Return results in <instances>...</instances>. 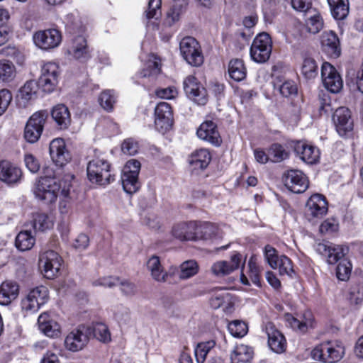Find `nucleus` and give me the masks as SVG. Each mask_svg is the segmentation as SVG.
<instances>
[{"label": "nucleus", "mask_w": 363, "mask_h": 363, "mask_svg": "<svg viewBox=\"0 0 363 363\" xmlns=\"http://www.w3.org/2000/svg\"><path fill=\"white\" fill-rule=\"evenodd\" d=\"M61 188V183L51 177H40L35 182L33 194L40 200L47 203L55 202Z\"/></svg>", "instance_id": "nucleus-2"}, {"label": "nucleus", "mask_w": 363, "mask_h": 363, "mask_svg": "<svg viewBox=\"0 0 363 363\" xmlns=\"http://www.w3.org/2000/svg\"><path fill=\"white\" fill-rule=\"evenodd\" d=\"M120 282V278L118 277H104L96 279L92 281V285L94 286H102V287H108L113 288L116 286H118Z\"/></svg>", "instance_id": "nucleus-59"}, {"label": "nucleus", "mask_w": 363, "mask_h": 363, "mask_svg": "<svg viewBox=\"0 0 363 363\" xmlns=\"http://www.w3.org/2000/svg\"><path fill=\"white\" fill-rule=\"evenodd\" d=\"M352 304L358 305L363 301V286H354L351 289L349 297Z\"/></svg>", "instance_id": "nucleus-63"}, {"label": "nucleus", "mask_w": 363, "mask_h": 363, "mask_svg": "<svg viewBox=\"0 0 363 363\" xmlns=\"http://www.w3.org/2000/svg\"><path fill=\"white\" fill-rule=\"evenodd\" d=\"M277 269H279L281 275L291 276L294 273L292 262L291 259L284 255H281V259L277 263Z\"/></svg>", "instance_id": "nucleus-60"}, {"label": "nucleus", "mask_w": 363, "mask_h": 363, "mask_svg": "<svg viewBox=\"0 0 363 363\" xmlns=\"http://www.w3.org/2000/svg\"><path fill=\"white\" fill-rule=\"evenodd\" d=\"M33 40L37 47L48 50L59 46L62 41V35L57 29H47L35 32Z\"/></svg>", "instance_id": "nucleus-11"}, {"label": "nucleus", "mask_w": 363, "mask_h": 363, "mask_svg": "<svg viewBox=\"0 0 363 363\" xmlns=\"http://www.w3.org/2000/svg\"><path fill=\"white\" fill-rule=\"evenodd\" d=\"M264 330L268 337L269 348L278 354L284 352L286 348V340L283 334L271 322L265 324Z\"/></svg>", "instance_id": "nucleus-20"}, {"label": "nucleus", "mask_w": 363, "mask_h": 363, "mask_svg": "<svg viewBox=\"0 0 363 363\" xmlns=\"http://www.w3.org/2000/svg\"><path fill=\"white\" fill-rule=\"evenodd\" d=\"M35 238L32 235L29 230L21 231L16 238V247L21 250L26 251L30 250L35 245Z\"/></svg>", "instance_id": "nucleus-40"}, {"label": "nucleus", "mask_w": 363, "mask_h": 363, "mask_svg": "<svg viewBox=\"0 0 363 363\" xmlns=\"http://www.w3.org/2000/svg\"><path fill=\"white\" fill-rule=\"evenodd\" d=\"M12 99V95L8 89L0 90V116L8 108Z\"/></svg>", "instance_id": "nucleus-64"}, {"label": "nucleus", "mask_w": 363, "mask_h": 363, "mask_svg": "<svg viewBox=\"0 0 363 363\" xmlns=\"http://www.w3.org/2000/svg\"><path fill=\"white\" fill-rule=\"evenodd\" d=\"M121 149L123 153L133 155L138 152L139 146L137 141L132 138H128L123 141Z\"/></svg>", "instance_id": "nucleus-62"}, {"label": "nucleus", "mask_w": 363, "mask_h": 363, "mask_svg": "<svg viewBox=\"0 0 363 363\" xmlns=\"http://www.w3.org/2000/svg\"><path fill=\"white\" fill-rule=\"evenodd\" d=\"M279 93L284 97H290L297 94V86L294 82L287 80L279 86Z\"/></svg>", "instance_id": "nucleus-61"}, {"label": "nucleus", "mask_w": 363, "mask_h": 363, "mask_svg": "<svg viewBox=\"0 0 363 363\" xmlns=\"http://www.w3.org/2000/svg\"><path fill=\"white\" fill-rule=\"evenodd\" d=\"M286 187L295 194L303 193L308 187L306 176L299 170H289L285 175Z\"/></svg>", "instance_id": "nucleus-19"}, {"label": "nucleus", "mask_w": 363, "mask_h": 363, "mask_svg": "<svg viewBox=\"0 0 363 363\" xmlns=\"http://www.w3.org/2000/svg\"><path fill=\"white\" fill-rule=\"evenodd\" d=\"M59 67L52 62H46L41 69L39 86L44 91L50 92L54 90L58 82Z\"/></svg>", "instance_id": "nucleus-17"}, {"label": "nucleus", "mask_w": 363, "mask_h": 363, "mask_svg": "<svg viewBox=\"0 0 363 363\" xmlns=\"http://www.w3.org/2000/svg\"><path fill=\"white\" fill-rule=\"evenodd\" d=\"M301 73L306 79H313L318 75V65L315 61L310 57L305 58L301 67Z\"/></svg>", "instance_id": "nucleus-48"}, {"label": "nucleus", "mask_w": 363, "mask_h": 363, "mask_svg": "<svg viewBox=\"0 0 363 363\" xmlns=\"http://www.w3.org/2000/svg\"><path fill=\"white\" fill-rule=\"evenodd\" d=\"M328 205L325 197L320 194H313L306 204V216L312 221L315 219H320L326 215Z\"/></svg>", "instance_id": "nucleus-13"}, {"label": "nucleus", "mask_w": 363, "mask_h": 363, "mask_svg": "<svg viewBox=\"0 0 363 363\" xmlns=\"http://www.w3.org/2000/svg\"><path fill=\"white\" fill-rule=\"evenodd\" d=\"M306 16V27L308 32L312 34L319 33L324 26L323 19L320 13L315 9L308 10Z\"/></svg>", "instance_id": "nucleus-37"}, {"label": "nucleus", "mask_w": 363, "mask_h": 363, "mask_svg": "<svg viewBox=\"0 0 363 363\" xmlns=\"http://www.w3.org/2000/svg\"><path fill=\"white\" fill-rule=\"evenodd\" d=\"M39 330L50 338H57L62 334L61 326L48 313H41L38 318Z\"/></svg>", "instance_id": "nucleus-22"}, {"label": "nucleus", "mask_w": 363, "mask_h": 363, "mask_svg": "<svg viewBox=\"0 0 363 363\" xmlns=\"http://www.w3.org/2000/svg\"><path fill=\"white\" fill-rule=\"evenodd\" d=\"M196 221L175 223L171 230L172 235L180 241H195Z\"/></svg>", "instance_id": "nucleus-27"}, {"label": "nucleus", "mask_w": 363, "mask_h": 363, "mask_svg": "<svg viewBox=\"0 0 363 363\" xmlns=\"http://www.w3.org/2000/svg\"><path fill=\"white\" fill-rule=\"evenodd\" d=\"M114 318L121 324H127L130 320V312L123 305H116L113 308Z\"/></svg>", "instance_id": "nucleus-54"}, {"label": "nucleus", "mask_w": 363, "mask_h": 363, "mask_svg": "<svg viewBox=\"0 0 363 363\" xmlns=\"http://www.w3.org/2000/svg\"><path fill=\"white\" fill-rule=\"evenodd\" d=\"M67 53L73 58L85 62L91 58L89 48L86 38L82 35L74 38L67 48Z\"/></svg>", "instance_id": "nucleus-24"}, {"label": "nucleus", "mask_w": 363, "mask_h": 363, "mask_svg": "<svg viewBox=\"0 0 363 363\" xmlns=\"http://www.w3.org/2000/svg\"><path fill=\"white\" fill-rule=\"evenodd\" d=\"M345 353L342 341L333 340L325 341L317 345L312 351L311 356L315 360L325 363H336L340 361Z\"/></svg>", "instance_id": "nucleus-1"}, {"label": "nucleus", "mask_w": 363, "mask_h": 363, "mask_svg": "<svg viewBox=\"0 0 363 363\" xmlns=\"http://www.w3.org/2000/svg\"><path fill=\"white\" fill-rule=\"evenodd\" d=\"M179 269V279H188L195 276L199 272V267L195 260L190 259L182 262Z\"/></svg>", "instance_id": "nucleus-43"}, {"label": "nucleus", "mask_w": 363, "mask_h": 363, "mask_svg": "<svg viewBox=\"0 0 363 363\" xmlns=\"http://www.w3.org/2000/svg\"><path fill=\"white\" fill-rule=\"evenodd\" d=\"M48 117L47 111L40 110L35 112L29 118L24 130V138L26 141L34 143L40 139Z\"/></svg>", "instance_id": "nucleus-5"}, {"label": "nucleus", "mask_w": 363, "mask_h": 363, "mask_svg": "<svg viewBox=\"0 0 363 363\" xmlns=\"http://www.w3.org/2000/svg\"><path fill=\"white\" fill-rule=\"evenodd\" d=\"M272 42L267 33L258 34L254 39L250 48V57L257 63L267 62L271 55Z\"/></svg>", "instance_id": "nucleus-6"}, {"label": "nucleus", "mask_w": 363, "mask_h": 363, "mask_svg": "<svg viewBox=\"0 0 363 363\" xmlns=\"http://www.w3.org/2000/svg\"><path fill=\"white\" fill-rule=\"evenodd\" d=\"M19 293V286L13 281H6L0 286V304L9 305L15 300Z\"/></svg>", "instance_id": "nucleus-31"}, {"label": "nucleus", "mask_w": 363, "mask_h": 363, "mask_svg": "<svg viewBox=\"0 0 363 363\" xmlns=\"http://www.w3.org/2000/svg\"><path fill=\"white\" fill-rule=\"evenodd\" d=\"M228 73L231 79L236 82H240L246 77V68L242 60L234 59L230 61Z\"/></svg>", "instance_id": "nucleus-39"}, {"label": "nucleus", "mask_w": 363, "mask_h": 363, "mask_svg": "<svg viewBox=\"0 0 363 363\" xmlns=\"http://www.w3.org/2000/svg\"><path fill=\"white\" fill-rule=\"evenodd\" d=\"M315 250L319 254L327 257L328 264H334L345 255L347 248L333 243L319 242L315 245Z\"/></svg>", "instance_id": "nucleus-21"}, {"label": "nucleus", "mask_w": 363, "mask_h": 363, "mask_svg": "<svg viewBox=\"0 0 363 363\" xmlns=\"http://www.w3.org/2000/svg\"><path fill=\"white\" fill-rule=\"evenodd\" d=\"M269 155L272 162H280L288 158L289 153L281 145L274 143L269 149Z\"/></svg>", "instance_id": "nucleus-47"}, {"label": "nucleus", "mask_w": 363, "mask_h": 363, "mask_svg": "<svg viewBox=\"0 0 363 363\" xmlns=\"http://www.w3.org/2000/svg\"><path fill=\"white\" fill-rule=\"evenodd\" d=\"M48 300V290L45 286H40L31 289L21 300V306L23 311L34 313Z\"/></svg>", "instance_id": "nucleus-9"}, {"label": "nucleus", "mask_w": 363, "mask_h": 363, "mask_svg": "<svg viewBox=\"0 0 363 363\" xmlns=\"http://www.w3.org/2000/svg\"><path fill=\"white\" fill-rule=\"evenodd\" d=\"M338 229V220L334 218H328L320 224L319 231L321 234H330L337 232Z\"/></svg>", "instance_id": "nucleus-57"}, {"label": "nucleus", "mask_w": 363, "mask_h": 363, "mask_svg": "<svg viewBox=\"0 0 363 363\" xmlns=\"http://www.w3.org/2000/svg\"><path fill=\"white\" fill-rule=\"evenodd\" d=\"M21 177L20 167L8 160L0 161V180L8 184H14L18 183Z\"/></svg>", "instance_id": "nucleus-26"}, {"label": "nucleus", "mask_w": 363, "mask_h": 363, "mask_svg": "<svg viewBox=\"0 0 363 363\" xmlns=\"http://www.w3.org/2000/svg\"><path fill=\"white\" fill-rule=\"evenodd\" d=\"M183 58L191 66L199 67L203 62L201 47L196 40L190 36L184 38L179 43Z\"/></svg>", "instance_id": "nucleus-8"}, {"label": "nucleus", "mask_w": 363, "mask_h": 363, "mask_svg": "<svg viewBox=\"0 0 363 363\" xmlns=\"http://www.w3.org/2000/svg\"><path fill=\"white\" fill-rule=\"evenodd\" d=\"M38 87V84L35 81L30 80L26 82L19 91L20 98L26 101L32 100L36 96Z\"/></svg>", "instance_id": "nucleus-45"}, {"label": "nucleus", "mask_w": 363, "mask_h": 363, "mask_svg": "<svg viewBox=\"0 0 363 363\" xmlns=\"http://www.w3.org/2000/svg\"><path fill=\"white\" fill-rule=\"evenodd\" d=\"M140 170V162L136 160H128L123 167L121 182L123 190L129 194L135 193L140 188L138 175Z\"/></svg>", "instance_id": "nucleus-4"}, {"label": "nucleus", "mask_w": 363, "mask_h": 363, "mask_svg": "<svg viewBox=\"0 0 363 363\" xmlns=\"http://www.w3.org/2000/svg\"><path fill=\"white\" fill-rule=\"evenodd\" d=\"M230 301V294L224 289H220L212 295L210 299V304L212 308L216 309Z\"/></svg>", "instance_id": "nucleus-52"}, {"label": "nucleus", "mask_w": 363, "mask_h": 363, "mask_svg": "<svg viewBox=\"0 0 363 363\" xmlns=\"http://www.w3.org/2000/svg\"><path fill=\"white\" fill-rule=\"evenodd\" d=\"M335 130L340 136L345 135L353 130V120L350 111L346 107H339L333 115Z\"/></svg>", "instance_id": "nucleus-18"}, {"label": "nucleus", "mask_w": 363, "mask_h": 363, "mask_svg": "<svg viewBox=\"0 0 363 363\" xmlns=\"http://www.w3.org/2000/svg\"><path fill=\"white\" fill-rule=\"evenodd\" d=\"M254 349L247 345H237L230 353V363H252Z\"/></svg>", "instance_id": "nucleus-30"}, {"label": "nucleus", "mask_w": 363, "mask_h": 363, "mask_svg": "<svg viewBox=\"0 0 363 363\" xmlns=\"http://www.w3.org/2000/svg\"><path fill=\"white\" fill-rule=\"evenodd\" d=\"M89 329L79 325L71 330L65 337V347L70 352H78L83 350L89 342Z\"/></svg>", "instance_id": "nucleus-10"}, {"label": "nucleus", "mask_w": 363, "mask_h": 363, "mask_svg": "<svg viewBox=\"0 0 363 363\" xmlns=\"http://www.w3.org/2000/svg\"><path fill=\"white\" fill-rule=\"evenodd\" d=\"M110 164L104 159L95 158L87 164V176L89 179L99 185L109 184L114 180L110 173Z\"/></svg>", "instance_id": "nucleus-3"}, {"label": "nucleus", "mask_w": 363, "mask_h": 363, "mask_svg": "<svg viewBox=\"0 0 363 363\" xmlns=\"http://www.w3.org/2000/svg\"><path fill=\"white\" fill-rule=\"evenodd\" d=\"M245 262V260L242 263L241 254L235 252L231 255L229 261L220 260L213 263L211 267V270L213 275L221 277L230 274L238 269L240 266H242V268H243Z\"/></svg>", "instance_id": "nucleus-16"}, {"label": "nucleus", "mask_w": 363, "mask_h": 363, "mask_svg": "<svg viewBox=\"0 0 363 363\" xmlns=\"http://www.w3.org/2000/svg\"><path fill=\"white\" fill-rule=\"evenodd\" d=\"M230 333L235 337H242L247 333V325L242 320H233L228 325Z\"/></svg>", "instance_id": "nucleus-53"}, {"label": "nucleus", "mask_w": 363, "mask_h": 363, "mask_svg": "<svg viewBox=\"0 0 363 363\" xmlns=\"http://www.w3.org/2000/svg\"><path fill=\"white\" fill-rule=\"evenodd\" d=\"M321 77L324 86L332 93H338L343 86V81L336 69L325 62L321 67Z\"/></svg>", "instance_id": "nucleus-15"}, {"label": "nucleus", "mask_w": 363, "mask_h": 363, "mask_svg": "<svg viewBox=\"0 0 363 363\" xmlns=\"http://www.w3.org/2000/svg\"><path fill=\"white\" fill-rule=\"evenodd\" d=\"M333 16L337 20L345 19L349 13V0H328Z\"/></svg>", "instance_id": "nucleus-38"}, {"label": "nucleus", "mask_w": 363, "mask_h": 363, "mask_svg": "<svg viewBox=\"0 0 363 363\" xmlns=\"http://www.w3.org/2000/svg\"><path fill=\"white\" fill-rule=\"evenodd\" d=\"M323 51L330 57L337 58L340 55V40L333 31L325 32L322 35Z\"/></svg>", "instance_id": "nucleus-29"}, {"label": "nucleus", "mask_w": 363, "mask_h": 363, "mask_svg": "<svg viewBox=\"0 0 363 363\" xmlns=\"http://www.w3.org/2000/svg\"><path fill=\"white\" fill-rule=\"evenodd\" d=\"M51 116L60 129H67L71 124L70 112L64 104H57L54 106L51 111Z\"/></svg>", "instance_id": "nucleus-32"}, {"label": "nucleus", "mask_w": 363, "mask_h": 363, "mask_svg": "<svg viewBox=\"0 0 363 363\" xmlns=\"http://www.w3.org/2000/svg\"><path fill=\"white\" fill-rule=\"evenodd\" d=\"M92 332L95 337L101 342H106L111 340L108 328L104 323H96L93 327Z\"/></svg>", "instance_id": "nucleus-55"}, {"label": "nucleus", "mask_w": 363, "mask_h": 363, "mask_svg": "<svg viewBox=\"0 0 363 363\" xmlns=\"http://www.w3.org/2000/svg\"><path fill=\"white\" fill-rule=\"evenodd\" d=\"M264 255L266 262L272 269H277V263L281 259L278 251L272 245H267L264 249Z\"/></svg>", "instance_id": "nucleus-51"}, {"label": "nucleus", "mask_w": 363, "mask_h": 363, "mask_svg": "<svg viewBox=\"0 0 363 363\" xmlns=\"http://www.w3.org/2000/svg\"><path fill=\"white\" fill-rule=\"evenodd\" d=\"M211 160L210 152L206 149H200L191 155L189 162L194 170H203L208 167Z\"/></svg>", "instance_id": "nucleus-33"}, {"label": "nucleus", "mask_w": 363, "mask_h": 363, "mask_svg": "<svg viewBox=\"0 0 363 363\" xmlns=\"http://www.w3.org/2000/svg\"><path fill=\"white\" fill-rule=\"evenodd\" d=\"M294 151L296 155L307 164L315 163L320 157L319 150L317 147L302 141L296 143Z\"/></svg>", "instance_id": "nucleus-28"}, {"label": "nucleus", "mask_w": 363, "mask_h": 363, "mask_svg": "<svg viewBox=\"0 0 363 363\" xmlns=\"http://www.w3.org/2000/svg\"><path fill=\"white\" fill-rule=\"evenodd\" d=\"M216 342L213 340L201 342L196 345L194 348V354L197 363H204L207 354L215 347Z\"/></svg>", "instance_id": "nucleus-42"}, {"label": "nucleus", "mask_w": 363, "mask_h": 363, "mask_svg": "<svg viewBox=\"0 0 363 363\" xmlns=\"http://www.w3.org/2000/svg\"><path fill=\"white\" fill-rule=\"evenodd\" d=\"M99 101L104 110L111 111L116 102V96L113 90H106L99 95Z\"/></svg>", "instance_id": "nucleus-46"}, {"label": "nucleus", "mask_w": 363, "mask_h": 363, "mask_svg": "<svg viewBox=\"0 0 363 363\" xmlns=\"http://www.w3.org/2000/svg\"><path fill=\"white\" fill-rule=\"evenodd\" d=\"M62 261L60 256L54 250L44 251L39 256V269L45 278L54 279L59 274Z\"/></svg>", "instance_id": "nucleus-7"}, {"label": "nucleus", "mask_w": 363, "mask_h": 363, "mask_svg": "<svg viewBox=\"0 0 363 363\" xmlns=\"http://www.w3.org/2000/svg\"><path fill=\"white\" fill-rule=\"evenodd\" d=\"M161 0H150L147 11H145L147 19H158L161 16Z\"/></svg>", "instance_id": "nucleus-58"}, {"label": "nucleus", "mask_w": 363, "mask_h": 363, "mask_svg": "<svg viewBox=\"0 0 363 363\" xmlns=\"http://www.w3.org/2000/svg\"><path fill=\"white\" fill-rule=\"evenodd\" d=\"M33 226L36 231L43 232L53 226L52 218L45 213H36L33 217Z\"/></svg>", "instance_id": "nucleus-44"}, {"label": "nucleus", "mask_w": 363, "mask_h": 363, "mask_svg": "<svg viewBox=\"0 0 363 363\" xmlns=\"http://www.w3.org/2000/svg\"><path fill=\"white\" fill-rule=\"evenodd\" d=\"M218 232V228L213 223L208 222H197L195 230V241L207 240L216 237Z\"/></svg>", "instance_id": "nucleus-35"}, {"label": "nucleus", "mask_w": 363, "mask_h": 363, "mask_svg": "<svg viewBox=\"0 0 363 363\" xmlns=\"http://www.w3.org/2000/svg\"><path fill=\"white\" fill-rule=\"evenodd\" d=\"M196 134L200 139L214 146H219L222 143L217 125L212 121H206L202 123L198 128Z\"/></svg>", "instance_id": "nucleus-23"}, {"label": "nucleus", "mask_w": 363, "mask_h": 363, "mask_svg": "<svg viewBox=\"0 0 363 363\" xmlns=\"http://www.w3.org/2000/svg\"><path fill=\"white\" fill-rule=\"evenodd\" d=\"M173 111L171 106L167 102L158 103L155 108V125L156 129L164 133L173 125Z\"/></svg>", "instance_id": "nucleus-12"}, {"label": "nucleus", "mask_w": 363, "mask_h": 363, "mask_svg": "<svg viewBox=\"0 0 363 363\" xmlns=\"http://www.w3.org/2000/svg\"><path fill=\"white\" fill-rule=\"evenodd\" d=\"M52 161L57 166H63L70 160L69 152L66 150L65 143L62 138L52 140L49 147Z\"/></svg>", "instance_id": "nucleus-25"}, {"label": "nucleus", "mask_w": 363, "mask_h": 363, "mask_svg": "<svg viewBox=\"0 0 363 363\" xmlns=\"http://www.w3.org/2000/svg\"><path fill=\"white\" fill-rule=\"evenodd\" d=\"M147 268L150 272L152 278L158 282H165L168 274L164 270L159 257L152 256L147 262Z\"/></svg>", "instance_id": "nucleus-34"}, {"label": "nucleus", "mask_w": 363, "mask_h": 363, "mask_svg": "<svg viewBox=\"0 0 363 363\" xmlns=\"http://www.w3.org/2000/svg\"><path fill=\"white\" fill-rule=\"evenodd\" d=\"M255 256H252L248 261V272L250 279L256 286H260V269L256 262Z\"/></svg>", "instance_id": "nucleus-49"}, {"label": "nucleus", "mask_w": 363, "mask_h": 363, "mask_svg": "<svg viewBox=\"0 0 363 363\" xmlns=\"http://www.w3.org/2000/svg\"><path fill=\"white\" fill-rule=\"evenodd\" d=\"M352 270V264L347 259L342 260L337 267V277L341 281L349 279Z\"/></svg>", "instance_id": "nucleus-56"}, {"label": "nucleus", "mask_w": 363, "mask_h": 363, "mask_svg": "<svg viewBox=\"0 0 363 363\" xmlns=\"http://www.w3.org/2000/svg\"><path fill=\"white\" fill-rule=\"evenodd\" d=\"M184 90L187 96L199 105H204L208 101L206 89L192 76H188L184 81Z\"/></svg>", "instance_id": "nucleus-14"}, {"label": "nucleus", "mask_w": 363, "mask_h": 363, "mask_svg": "<svg viewBox=\"0 0 363 363\" xmlns=\"http://www.w3.org/2000/svg\"><path fill=\"white\" fill-rule=\"evenodd\" d=\"M160 72V63L157 61L155 56L149 59L145 65V68L140 72L142 77H155Z\"/></svg>", "instance_id": "nucleus-50"}, {"label": "nucleus", "mask_w": 363, "mask_h": 363, "mask_svg": "<svg viewBox=\"0 0 363 363\" xmlns=\"http://www.w3.org/2000/svg\"><path fill=\"white\" fill-rule=\"evenodd\" d=\"M16 74V67L12 62L7 60H0V83L13 81Z\"/></svg>", "instance_id": "nucleus-41"}, {"label": "nucleus", "mask_w": 363, "mask_h": 363, "mask_svg": "<svg viewBox=\"0 0 363 363\" xmlns=\"http://www.w3.org/2000/svg\"><path fill=\"white\" fill-rule=\"evenodd\" d=\"M285 320L294 330L300 333H306L309 328L313 327V319L311 313H307L303 318L298 319L291 314L287 313Z\"/></svg>", "instance_id": "nucleus-36"}]
</instances>
